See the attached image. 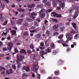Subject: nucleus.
Instances as JSON below:
<instances>
[{"mask_svg":"<svg viewBox=\"0 0 79 79\" xmlns=\"http://www.w3.org/2000/svg\"><path fill=\"white\" fill-rule=\"evenodd\" d=\"M17 60L16 61V63L18 64H19L20 63V61H21L24 59V56L22 55L19 54L17 55Z\"/></svg>","mask_w":79,"mask_h":79,"instance_id":"obj_1","label":"nucleus"},{"mask_svg":"<svg viewBox=\"0 0 79 79\" xmlns=\"http://www.w3.org/2000/svg\"><path fill=\"white\" fill-rule=\"evenodd\" d=\"M66 38H67V39L66 40V42H69V40L73 38V35H72V34L71 33H69L68 35L66 36Z\"/></svg>","mask_w":79,"mask_h":79,"instance_id":"obj_2","label":"nucleus"},{"mask_svg":"<svg viewBox=\"0 0 79 79\" xmlns=\"http://www.w3.org/2000/svg\"><path fill=\"white\" fill-rule=\"evenodd\" d=\"M0 71L1 73V74L4 75L5 74V68L3 67H0Z\"/></svg>","mask_w":79,"mask_h":79,"instance_id":"obj_3","label":"nucleus"},{"mask_svg":"<svg viewBox=\"0 0 79 79\" xmlns=\"http://www.w3.org/2000/svg\"><path fill=\"white\" fill-rule=\"evenodd\" d=\"M23 70H25L26 72H29V71H30V69H29V66H27L26 67L25 65L23 66Z\"/></svg>","mask_w":79,"mask_h":79,"instance_id":"obj_4","label":"nucleus"},{"mask_svg":"<svg viewBox=\"0 0 79 79\" xmlns=\"http://www.w3.org/2000/svg\"><path fill=\"white\" fill-rule=\"evenodd\" d=\"M79 14V11L77 10L75 14L73 15V19H75V18H76L77 16H78V15Z\"/></svg>","mask_w":79,"mask_h":79,"instance_id":"obj_5","label":"nucleus"},{"mask_svg":"<svg viewBox=\"0 0 79 79\" xmlns=\"http://www.w3.org/2000/svg\"><path fill=\"white\" fill-rule=\"evenodd\" d=\"M32 66L33 67V70L34 71H35V72H37V69H36V67H37L38 66V63H37L36 65H35V64H33L32 65Z\"/></svg>","mask_w":79,"mask_h":79,"instance_id":"obj_6","label":"nucleus"},{"mask_svg":"<svg viewBox=\"0 0 79 79\" xmlns=\"http://www.w3.org/2000/svg\"><path fill=\"white\" fill-rule=\"evenodd\" d=\"M72 25L73 28L77 31V32H78V28L76 27V23H73Z\"/></svg>","mask_w":79,"mask_h":79,"instance_id":"obj_7","label":"nucleus"},{"mask_svg":"<svg viewBox=\"0 0 79 79\" xmlns=\"http://www.w3.org/2000/svg\"><path fill=\"white\" fill-rule=\"evenodd\" d=\"M23 19H19V21H17V24H18V25H20V24H21V23H23Z\"/></svg>","mask_w":79,"mask_h":79,"instance_id":"obj_8","label":"nucleus"},{"mask_svg":"<svg viewBox=\"0 0 79 79\" xmlns=\"http://www.w3.org/2000/svg\"><path fill=\"white\" fill-rule=\"evenodd\" d=\"M58 28V25L56 24L54 25L53 27V30H55V29H57Z\"/></svg>","mask_w":79,"mask_h":79,"instance_id":"obj_9","label":"nucleus"},{"mask_svg":"<svg viewBox=\"0 0 79 79\" xmlns=\"http://www.w3.org/2000/svg\"><path fill=\"white\" fill-rule=\"evenodd\" d=\"M52 4L53 5L55 6H56V4H57V1L55 0L52 1Z\"/></svg>","mask_w":79,"mask_h":79,"instance_id":"obj_10","label":"nucleus"},{"mask_svg":"<svg viewBox=\"0 0 79 79\" xmlns=\"http://www.w3.org/2000/svg\"><path fill=\"white\" fill-rule=\"evenodd\" d=\"M72 7L73 8V9L75 10H78V9H79V6H75V5H73Z\"/></svg>","mask_w":79,"mask_h":79,"instance_id":"obj_11","label":"nucleus"},{"mask_svg":"<svg viewBox=\"0 0 79 79\" xmlns=\"http://www.w3.org/2000/svg\"><path fill=\"white\" fill-rule=\"evenodd\" d=\"M50 20L51 21H52L53 22H55L56 23H57V22H58L56 19H53L52 18H51L50 19Z\"/></svg>","mask_w":79,"mask_h":79,"instance_id":"obj_12","label":"nucleus"},{"mask_svg":"<svg viewBox=\"0 0 79 79\" xmlns=\"http://www.w3.org/2000/svg\"><path fill=\"white\" fill-rule=\"evenodd\" d=\"M35 57L34 54H32L31 56V60H34V59H35Z\"/></svg>","mask_w":79,"mask_h":79,"instance_id":"obj_13","label":"nucleus"},{"mask_svg":"<svg viewBox=\"0 0 79 79\" xmlns=\"http://www.w3.org/2000/svg\"><path fill=\"white\" fill-rule=\"evenodd\" d=\"M51 16H54V17H55V16H56L57 15V14L55 12H54L51 14Z\"/></svg>","mask_w":79,"mask_h":79,"instance_id":"obj_14","label":"nucleus"},{"mask_svg":"<svg viewBox=\"0 0 79 79\" xmlns=\"http://www.w3.org/2000/svg\"><path fill=\"white\" fill-rule=\"evenodd\" d=\"M20 53H26V51L24 49H21L20 51Z\"/></svg>","mask_w":79,"mask_h":79,"instance_id":"obj_15","label":"nucleus"},{"mask_svg":"<svg viewBox=\"0 0 79 79\" xmlns=\"http://www.w3.org/2000/svg\"><path fill=\"white\" fill-rule=\"evenodd\" d=\"M45 11V10L44 9H43L41 10L40 11L38 12V14H41V13H43Z\"/></svg>","mask_w":79,"mask_h":79,"instance_id":"obj_16","label":"nucleus"},{"mask_svg":"<svg viewBox=\"0 0 79 79\" xmlns=\"http://www.w3.org/2000/svg\"><path fill=\"white\" fill-rule=\"evenodd\" d=\"M47 52H45L44 51H42L41 52V55L42 56L44 55V54H47Z\"/></svg>","mask_w":79,"mask_h":79,"instance_id":"obj_17","label":"nucleus"},{"mask_svg":"<svg viewBox=\"0 0 79 79\" xmlns=\"http://www.w3.org/2000/svg\"><path fill=\"white\" fill-rule=\"evenodd\" d=\"M16 33V30H12L11 31V33L12 34V35H15Z\"/></svg>","mask_w":79,"mask_h":79,"instance_id":"obj_18","label":"nucleus"},{"mask_svg":"<svg viewBox=\"0 0 79 79\" xmlns=\"http://www.w3.org/2000/svg\"><path fill=\"white\" fill-rule=\"evenodd\" d=\"M23 34L24 35L28 36V35H29V33H28V31H26Z\"/></svg>","mask_w":79,"mask_h":79,"instance_id":"obj_19","label":"nucleus"},{"mask_svg":"<svg viewBox=\"0 0 79 79\" xmlns=\"http://www.w3.org/2000/svg\"><path fill=\"white\" fill-rule=\"evenodd\" d=\"M40 17L41 18H43L45 16V14L44 13H42L40 15Z\"/></svg>","mask_w":79,"mask_h":79,"instance_id":"obj_20","label":"nucleus"},{"mask_svg":"<svg viewBox=\"0 0 79 79\" xmlns=\"http://www.w3.org/2000/svg\"><path fill=\"white\" fill-rule=\"evenodd\" d=\"M31 16H37V13L33 12L31 14Z\"/></svg>","mask_w":79,"mask_h":79,"instance_id":"obj_21","label":"nucleus"},{"mask_svg":"<svg viewBox=\"0 0 79 79\" xmlns=\"http://www.w3.org/2000/svg\"><path fill=\"white\" fill-rule=\"evenodd\" d=\"M60 6L63 8L64 6V3H60Z\"/></svg>","mask_w":79,"mask_h":79,"instance_id":"obj_22","label":"nucleus"},{"mask_svg":"<svg viewBox=\"0 0 79 79\" xmlns=\"http://www.w3.org/2000/svg\"><path fill=\"white\" fill-rule=\"evenodd\" d=\"M2 14H0V16L1 17H0V19L2 21H4V19H3V18L2 17Z\"/></svg>","mask_w":79,"mask_h":79,"instance_id":"obj_23","label":"nucleus"},{"mask_svg":"<svg viewBox=\"0 0 79 79\" xmlns=\"http://www.w3.org/2000/svg\"><path fill=\"white\" fill-rule=\"evenodd\" d=\"M64 41L62 40H58L56 41V42H57L58 43H62V42H63Z\"/></svg>","mask_w":79,"mask_h":79,"instance_id":"obj_24","label":"nucleus"},{"mask_svg":"<svg viewBox=\"0 0 79 79\" xmlns=\"http://www.w3.org/2000/svg\"><path fill=\"white\" fill-rule=\"evenodd\" d=\"M77 37H79V35L78 34H76L74 37V38L75 39H77Z\"/></svg>","mask_w":79,"mask_h":79,"instance_id":"obj_25","label":"nucleus"},{"mask_svg":"<svg viewBox=\"0 0 79 79\" xmlns=\"http://www.w3.org/2000/svg\"><path fill=\"white\" fill-rule=\"evenodd\" d=\"M36 38H40L41 37V35L38 34L35 36Z\"/></svg>","mask_w":79,"mask_h":79,"instance_id":"obj_26","label":"nucleus"},{"mask_svg":"<svg viewBox=\"0 0 79 79\" xmlns=\"http://www.w3.org/2000/svg\"><path fill=\"white\" fill-rule=\"evenodd\" d=\"M64 29V27H60V31H63V29Z\"/></svg>","mask_w":79,"mask_h":79,"instance_id":"obj_27","label":"nucleus"},{"mask_svg":"<svg viewBox=\"0 0 79 79\" xmlns=\"http://www.w3.org/2000/svg\"><path fill=\"white\" fill-rule=\"evenodd\" d=\"M36 76H37V78L38 79H40V76L39 75V74L38 73H36Z\"/></svg>","mask_w":79,"mask_h":79,"instance_id":"obj_28","label":"nucleus"},{"mask_svg":"<svg viewBox=\"0 0 79 79\" xmlns=\"http://www.w3.org/2000/svg\"><path fill=\"white\" fill-rule=\"evenodd\" d=\"M1 6L2 8H5V4H4V3L3 2L1 3Z\"/></svg>","mask_w":79,"mask_h":79,"instance_id":"obj_29","label":"nucleus"},{"mask_svg":"<svg viewBox=\"0 0 79 79\" xmlns=\"http://www.w3.org/2000/svg\"><path fill=\"white\" fill-rule=\"evenodd\" d=\"M51 46L52 48H55V44L53 43H52L51 44Z\"/></svg>","mask_w":79,"mask_h":79,"instance_id":"obj_30","label":"nucleus"},{"mask_svg":"<svg viewBox=\"0 0 79 79\" xmlns=\"http://www.w3.org/2000/svg\"><path fill=\"white\" fill-rule=\"evenodd\" d=\"M47 51L48 52V53H50V52H51V50H50V48H48V49L47 50Z\"/></svg>","mask_w":79,"mask_h":79,"instance_id":"obj_31","label":"nucleus"},{"mask_svg":"<svg viewBox=\"0 0 79 79\" xmlns=\"http://www.w3.org/2000/svg\"><path fill=\"white\" fill-rule=\"evenodd\" d=\"M9 46L10 47H12V46H13V44L11 43H9Z\"/></svg>","mask_w":79,"mask_h":79,"instance_id":"obj_32","label":"nucleus"},{"mask_svg":"<svg viewBox=\"0 0 79 79\" xmlns=\"http://www.w3.org/2000/svg\"><path fill=\"white\" fill-rule=\"evenodd\" d=\"M27 20L29 22H32V20L31 19L27 18Z\"/></svg>","mask_w":79,"mask_h":79,"instance_id":"obj_33","label":"nucleus"},{"mask_svg":"<svg viewBox=\"0 0 79 79\" xmlns=\"http://www.w3.org/2000/svg\"><path fill=\"white\" fill-rule=\"evenodd\" d=\"M34 25L36 27H37V26H39L38 24H37V22H35Z\"/></svg>","mask_w":79,"mask_h":79,"instance_id":"obj_34","label":"nucleus"},{"mask_svg":"<svg viewBox=\"0 0 79 79\" xmlns=\"http://www.w3.org/2000/svg\"><path fill=\"white\" fill-rule=\"evenodd\" d=\"M52 11V9H48L47 10V11L46 12L47 13V12H51V11Z\"/></svg>","mask_w":79,"mask_h":79,"instance_id":"obj_35","label":"nucleus"},{"mask_svg":"<svg viewBox=\"0 0 79 79\" xmlns=\"http://www.w3.org/2000/svg\"><path fill=\"white\" fill-rule=\"evenodd\" d=\"M7 34V33L6 32L5 33V32H3L2 34V36H3L4 35H6V34Z\"/></svg>","mask_w":79,"mask_h":79,"instance_id":"obj_36","label":"nucleus"},{"mask_svg":"<svg viewBox=\"0 0 79 79\" xmlns=\"http://www.w3.org/2000/svg\"><path fill=\"white\" fill-rule=\"evenodd\" d=\"M59 35V33L58 32H56L54 33V35Z\"/></svg>","mask_w":79,"mask_h":79,"instance_id":"obj_37","label":"nucleus"},{"mask_svg":"<svg viewBox=\"0 0 79 79\" xmlns=\"http://www.w3.org/2000/svg\"><path fill=\"white\" fill-rule=\"evenodd\" d=\"M6 73L7 74H10V73L8 70H6Z\"/></svg>","mask_w":79,"mask_h":79,"instance_id":"obj_38","label":"nucleus"},{"mask_svg":"<svg viewBox=\"0 0 79 79\" xmlns=\"http://www.w3.org/2000/svg\"><path fill=\"white\" fill-rule=\"evenodd\" d=\"M62 44L63 47H68V45H66V44L64 43H62Z\"/></svg>","mask_w":79,"mask_h":79,"instance_id":"obj_39","label":"nucleus"},{"mask_svg":"<svg viewBox=\"0 0 79 79\" xmlns=\"http://www.w3.org/2000/svg\"><path fill=\"white\" fill-rule=\"evenodd\" d=\"M7 23H8V21H6L3 24V26H5L7 24Z\"/></svg>","mask_w":79,"mask_h":79,"instance_id":"obj_40","label":"nucleus"},{"mask_svg":"<svg viewBox=\"0 0 79 79\" xmlns=\"http://www.w3.org/2000/svg\"><path fill=\"white\" fill-rule=\"evenodd\" d=\"M32 60V62L34 63H35V62L37 61V60H36V59H35V58L34 59L32 60Z\"/></svg>","mask_w":79,"mask_h":79,"instance_id":"obj_41","label":"nucleus"},{"mask_svg":"<svg viewBox=\"0 0 79 79\" xmlns=\"http://www.w3.org/2000/svg\"><path fill=\"white\" fill-rule=\"evenodd\" d=\"M37 31V30L35 29L31 31L30 32H36V31Z\"/></svg>","mask_w":79,"mask_h":79,"instance_id":"obj_42","label":"nucleus"},{"mask_svg":"<svg viewBox=\"0 0 79 79\" xmlns=\"http://www.w3.org/2000/svg\"><path fill=\"white\" fill-rule=\"evenodd\" d=\"M56 17H59V18H61L62 16L61 15L58 14L56 15Z\"/></svg>","mask_w":79,"mask_h":79,"instance_id":"obj_43","label":"nucleus"},{"mask_svg":"<svg viewBox=\"0 0 79 79\" xmlns=\"http://www.w3.org/2000/svg\"><path fill=\"white\" fill-rule=\"evenodd\" d=\"M44 24L46 25H48V21L47 20H45L44 21Z\"/></svg>","mask_w":79,"mask_h":79,"instance_id":"obj_44","label":"nucleus"},{"mask_svg":"<svg viewBox=\"0 0 79 79\" xmlns=\"http://www.w3.org/2000/svg\"><path fill=\"white\" fill-rule=\"evenodd\" d=\"M30 48L32 49H34V46H33L32 44H31L30 45Z\"/></svg>","mask_w":79,"mask_h":79,"instance_id":"obj_45","label":"nucleus"},{"mask_svg":"<svg viewBox=\"0 0 79 79\" xmlns=\"http://www.w3.org/2000/svg\"><path fill=\"white\" fill-rule=\"evenodd\" d=\"M4 1L5 3H9V2H10L8 0H4Z\"/></svg>","mask_w":79,"mask_h":79,"instance_id":"obj_46","label":"nucleus"},{"mask_svg":"<svg viewBox=\"0 0 79 79\" xmlns=\"http://www.w3.org/2000/svg\"><path fill=\"white\" fill-rule=\"evenodd\" d=\"M22 9L21 8H19L18 9H17V11L19 12H21V11Z\"/></svg>","mask_w":79,"mask_h":79,"instance_id":"obj_47","label":"nucleus"},{"mask_svg":"<svg viewBox=\"0 0 79 79\" xmlns=\"http://www.w3.org/2000/svg\"><path fill=\"white\" fill-rule=\"evenodd\" d=\"M28 76V74H27L25 73H23V77H24L25 76Z\"/></svg>","mask_w":79,"mask_h":79,"instance_id":"obj_48","label":"nucleus"},{"mask_svg":"<svg viewBox=\"0 0 79 79\" xmlns=\"http://www.w3.org/2000/svg\"><path fill=\"white\" fill-rule=\"evenodd\" d=\"M45 5H48V6H50V2H47L46 3H45Z\"/></svg>","mask_w":79,"mask_h":79,"instance_id":"obj_49","label":"nucleus"},{"mask_svg":"<svg viewBox=\"0 0 79 79\" xmlns=\"http://www.w3.org/2000/svg\"><path fill=\"white\" fill-rule=\"evenodd\" d=\"M40 49H41V50H44V49H45V47H40Z\"/></svg>","mask_w":79,"mask_h":79,"instance_id":"obj_50","label":"nucleus"},{"mask_svg":"<svg viewBox=\"0 0 79 79\" xmlns=\"http://www.w3.org/2000/svg\"><path fill=\"white\" fill-rule=\"evenodd\" d=\"M71 33H73V34H75V33H76V31L74 30H72L71 31Z\"/></svg>","mask_w":79,"mask_h":79,"instance_id":"obj_51","label":"nucleus"},{"mask_svg":"<svg viewBox=\"0 0 79 79\" xmlns=\"http://www.w3.org/2000/svg\"><path fill=\"white\" fill-rule=\"evenodd\" d=\"M59 74V73H58V72L57 71H55V75H58Z\"/></svg>","mask_w":79,"mask_h":79,"instance_id":"obj_52","label":"nucleus"},{"mask_svg":"<svg viewBox=\"0 0 79 79\" xmlns=\"http://www.w3.org/2000/svg\"><path fill=\"white\" fill-rule=\"evenodd\" d=\"M10 72V74H11V73H13V70L11 69H10L9 71Z\"/></svg>","mask_w":79,"mask_h":79,"instance_id":"obj_53","label":"nucleus"},{"mask_svg":"<svg viewBox=\"0 0 79 79\" xmlns=\"http://www.w3.org/2000/svg\"><path fill=\"white\" fill-rule=\"evenodd\" d=\"M31 8H33V7H34L35 6V4H31Z\"/></svg>","mask_w":79,"mask_h":79,"instance_id":"obj_54","label":"nucleus"},{"mask_svg":"<svg viewBox=\"0 0 79 79\" xmlns=\"http://www.w3.org/2000/svg\"><path fill=\"white\" fill-rule=\"evenodd\" d=\"M11 24L12 25H15V23L11 21Z\"/></svg>","mask_w":79,"mask_h":79,"instance_id":"obj_55","label":"nucleus"},{"mask_svg":"<svg viewBox=\"0 0 79 79\" xmlns=\"http://www.w3.org/2000/svg\"><path fill=\"white\" fill-rule=\"evenodd\" d=\"M27 7H28V8H32V6H31V5H28L27 6Z\"/></svg>","mask_w":79,"mask_h":79,"instance_id":"obj_56","label":"nucleus"},{"mask_svg":"<svg viewBox=\"0 0 79 79\" xmlns=\"http://www.w3.org/2000/svg\"><path fill=\"white\" fill-rule=\"evenodd\" d=\"M15 52H16V53H18V51L17 50L16 48H15Z\"/></svg>","mask_w":79,"mask_h":79,"instance_id":"obj_57","label":"nucleus"},{"mask_svg":"<svg viewBox=\"0 0 79 79\" xmlns=\"http://www.w3.org/2000/svg\"><path fill=\"white\" fill-rule=\"evenodd\" d=\"M21 12H22L23 13H24V12H25V10L23 9H22Z\"/></svg>","mask_w":79,"mask_h":79,"instance_id":"obj_58","label":"nucleus"},{"mask_svg":"<svg viewBox=\"0 0 79 79\" xmlns=\"http://www.w3.org/2000/svg\"><path fill=\"white\" fill-rule=\"evenodd\" d=\"M12 67L14 69H16V66L15 65H13Z\"/></svg>","mask_w":79,"mask_h":79,"instance_id":"obj_59","label":"nucleus"},{"mask_svg":"<svg viewBox=\"0 0 79 79\" xmlns=\"http://www.w3.org/2000/svg\"><path fill=\"white\" fill-rule=\"evenodd\" d=\"M56 10H61V8L59 7H57L56 8Z\"/></svg>","mask_w":79,"mask_h":79,"instance_id":"obj_60","label":"nucleus"},{"mask_svg":"<svg viewBox=\"0 0 79 79\" xmlns=\"http://www.w3.org/2000/svg\"><path fill=\"white\" fill-rule=\"evenodd\" d=\"M3 51H6V50H7V49H6V48H3Z\"/></svg>","mask_w":79,"mask_h":79,"instance_id":"obj_61","label":"nucleus"},{"mask_svg":"<svg viewBox=\"0 0 79 79\" xmlns=\"http://www.w3.org/2000/svg\"><path fill=\"white\" fill-rule=\"evenodd\" d=\"M40 44H41V45L42 47H43V46H44V43L41 42Z\"/></svg>","mask_w":79,"mask_h":79,"instance_id":"obj_62","label":"nucleus"},{"mask_svg":"<svg viewBox=\"0 0 79 79\" xmlns=\"http://www.w3.org/2000/svg\"><path fill=\"white\" fill-rule=\"evenodd\" d=\"M70 13H71V11H72V10H73V9H72V8H70L69 10Z\"/></svg>","mask_w":79,"mask_h":79,"instance_id":"obj_63","label":"nucleus"},{"mask_svg":"<svg viewBox=\"0 0 79 79\" xmlns=\"http://www.w3.org/2000/svg\"><path fill=\"white\" fill-rule=\"evenodd\" d=\"M62 37H63V36L61 35H60L58 37L59 39H61Z\"/></svg>","mask_w":79,"mask_h":79,"instance_id":"obj_64","label":"nucleus"}]
</instances>
